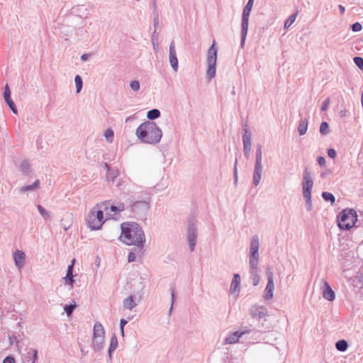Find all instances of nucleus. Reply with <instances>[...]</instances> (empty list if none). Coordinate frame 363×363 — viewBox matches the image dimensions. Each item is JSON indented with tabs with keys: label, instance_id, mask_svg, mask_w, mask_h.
<instances>
[{
	"label": "nucleus",
	"instance_id": "nucleus-1",
	"mask_svg": "<svg viewBox=\"0 0 363 363\" xmlns=\"http://www.w3.org/2000/svg\"><path fill=\"white\" fill-rule=\"evenodd\" d=\"M121 240L128 245H135L140 250L144 247V231L137 223H124L121 225Z\"/></svg>",
	"mask_w": 363,
	"mask_h": 363
},
{
	"label": "nucleus",
	"instance_id": "nucleus-2",
	"mask_svg": "<svg viewBox=\"0 0 363 363\" xmlns=\"http://www.w3.org/2000/svg\"><path fill=\"white\" fill-rule=\"evenodd\" d=\"M135 134L143 143L151 145L160 143L162 136V130L156 123L150 121L142 123L136 129Z\"/></svg>",
	"mask_w": 363,
	"mask_h": 363
},
{
	"label": "nucleus",
	"instance_id": "nucleus-3",
	"mask_svg": "<svg viewBox=\"0 0 363 363\" xmlns=\"http://www.w3.org/2000/svg\"><path fill=\"white\" fill-rule=\"evenodd\" d=\"M357 220V212L352 209H344L337 216V225L341 230H348Z\"/></svg>",
	"mask_w": 363,
	"mask_h": 363
},
{
	"label": "nucleus",
	"instance_id": "nucleus-4",
	"mask_svg": "<svg viewBox=\"0 0 363 363\" xmlns=\"http://www.w3.org/2000/svg\"><path fill=\"white\" fill-rule=\"evenodd\" d=\"M150 199L149 196L143 200L130 201V211L139 219L145 218L146 213L150 208Z\"/></svg>",
	"mask_w": 363,
	"mask_h": 363
},
{
	"label": "nucleus",
	"instance_id": "nucleus-5",
	"mask_svg": "<svg viewBox=\"0 0 363 363\" xmlns=\"http://www.w3.org/2000/svg\"><path fill=\"white\" fill-rule=\"evenodd\" d=\"M218 52L216 48V41L214 40L207 52L208 69L206 74L209 79L215 77L216 73Z\"/></svg>",
	"mask_w": 363,
	"mask_h": 363
},
{
	"label": "nucleus",
	"instance_id": "nucleus-6",
	"mask_svg": "<svg viewBox=\"0 0 363 363\" xmlns=\"http://www.w3.org/2000/svg\"><path fill=\"white\" fill-rule=\"evenodd\" d=\"M262 147L257 144L256 147L255 163L253 172V184L257 186L259 185L262 174Z\"/></svg>",
	"mask_w": 363,
	"mask_h": 363
},
{
	"label": "nucleus",
	"instance_id": "nucleus-7",
	"mask_svg": "<svg viewBox=\"0 0 363 363\" xmlns=\"http://www.w3.org/2000/svg\"><path fill=\"white\" fill-rule=\"evenodd\" d=\"M197 220L196 217L193 215H191L188 218V228H187V240L189 243V250L191 252L194 250L196 239L198 235L197 228H196Z\"/></svg>",
	"mask_w": 363,
	"mask_h": 363
},
{
	"label": "nucleus",
	"instance_id": "nucleus-8",
	"mask_svg": "<svg viewBox=\"0 0 363 363\" xmlns=\"http://www.w3.org/2000/svg\"><path fill=\"white\" fill-rule=\"evenodd\" d=\"M259 240L257 235L252 238L250 249V266L251 269L257 267L259 260Z\"/></svg>",
	"mask_w": 363,
	"mask_h": 363
},
{
	"label": "nucleus",
	"instance_id": "nucleus-9",
	"mask_svg": "<svg viewBox=\"0 0 363 363\" xmlns=\"http://www.w3.org/2000/svg\"><path fill=\"white\" fill-rule=\"evenodd\" d=\"M88 225L92 230L99 229L104 223V211H91L88 215Z\"/></svg>",
	"mask_w": 363,
	"mask_h": 363
},
{
	"label": "nucleus",
	"instance_id": "nucleus-10",
	"mask_svg": "<svg viewBox=\"0 0 363 363\" xmlns=\"http://www.w3.org/2000/svg\"><path fill=\"white\" fill-rule=\"evenodd\" d=\"M243 131L244 133L242 135V142H243V152L245 157L248 159L250 157V152H251V140H252V133L248 128L247 123H245L243 125Z\"/></svg>",
	"mask_w": 363,
	"mask_h": 363
},
{
	"label": "nucleus",
	"instance_id": "nucleus-11",
	"mask_svg": "<svg viewBox=\"0 0 363 363\" xmlns=\"http://www.w3.org/2000/svg\"><path fill=\"white\" fill-rule=\"evenodd\" d=\"M252 10L244 7L242 14L241 47L243 48L248 30L249 16Z\"/></svg>",
	"mask_w": 363,
	"mask_h": 363
},
{
	"label": "nucleus",
	"instance_id": "nucleus-12",
	"mask_svg": "<svg viewBox=\"0 0 363 363\" xmlns=\"http://www.w3.org/2000/svg\"><path fill=\"white\" fill-rule=\"evenodd\" d=\"M313 186V181L311 174L307 169H305L302 182L303 196L311 195Z\"/></svg>",
	"mask_w": 363,
	"mask_h": 363
},
{
	"label": "nucleus",
	"instance_id": "nucleus-13",
	"mask_svg": "<svg viewBox=\"0 0 363 363\" xmlns=\"http://www.w3.org/2000/svg\"><path fill=\"white\" fill-rule=\"evenodd\" d=\"M267 286L265 289V294L264 296V298L266 300H268L273 297V292L274 290L273 272H272L269 267H268L267 268Z\"/></svg>",
	"mask_w": 363,
	"mask_h": 363
},
{
	"label": "nucleus",
	"instance_id": "nucleus-14",
	"mask_svg": "<svg viewBox=\"0 0 363 363\" xmlns=\"http://www.w3.org/2000/svg\"><path fill=\"white\" fill-rule=\"evenodd\" d=\"M250 314L252 318L259 320L267 315V309L264 306L255 305L250 308Z\"/></svg>",
	"mask_w": 363,
	"mask_h": 363
},
{
	"label": "nucleus",
	"instance_id": "nucleus-15",
	"mask_svg": "<svg viewBox=\"0 0 363 363\" xmlns=\"http://www.w3.org/2000/svg\"><path fill=\"white\" fill-rule=\"evenodd\" d=\"M169 61L172 69L177 72L178 70V60L175 49L174 42L172 40L169 44Z\"/></svg>",
	"mask_w": 363,
	"mask_h": 363
},
{
	"label": "nucleus",
	"instance_id": "nucleus-16",
	"mask_svg": "<svg viewBox=\"0 0 363 363\" xmlns=\"http://www.w3.org/2000/svg\"><path fill=\"white\" fill-rule=\"evenodd\" d=\"M4 98L5 100V102L8 105V106L10 108V109L12 111V112L15 114L18 113L17 108L13 101V100L11 98V91L9 89V87L8 84L6 85L4 91Z\"/></svg>",
	"mask_w": 363,
	"mask_h": 363
},
{
	"label": "nucleus",
	"instance_id": "nucleus-17",
	"mask_svg": "<svg viewBox=\"0 0 363 363\" xmlns=\"http://www.w3.org/2000/svg\"><path fill=\"white\" fill-rule=\"evenodd\" d=\"M323 297L330 301H332L335 298V294L334 291L332 289L331 286L329 284L325 281L323 280Z\"/></svg>",
	"mask_w": 363,
	"mask_h": 363
},
{
	"label": "nucleus",
	"instance_id": "nucleus-18",
	"mask_svg": "<svg viewBox=\"0 0 363 363\" xmlns=\"http://www.w3.org/2000/svg\"><path fill=\"white\" fill-rule=\"evenodd\" d=\"M13 259L16 266L21 269L25 264L26 255L22 250H16L13 252Z\"/></svg>",
	"mask_w": 363,
	"mask_h": 363
},
{
	"label": "nucleus",
	"instance_id": "nucleus-19",
	"mask_svg": "<svg viewBox=\"0 0 363 363\" xmlns=\"http://www.w3.org/2000/svg\"><path fill=\"white\" fill-rule=\"evenodd\" d=\"M71 13L81 18L86 17L87 15V8L84 4L76 5L72 8Z\"/></svg>",
	"mask_w": 363,
	"mask_h": 363
},
{
	"label": "nucleus",
	"instance_id": "nucleus-20",
	"mask_svg": "<svg viewBox=\"0 0 363 363\" xmlns=\"http://www.w3.org/2000/svg\"><path fill=\"white\" fill-rule=\"evenodd\" d=\"M75 259H73L72 261V264H69L67 269V274L66 277L64 278L65 279V282L70 285L73 286L74 283V276H73V270H74V264Z\"/></svg>",
	"mask_w": 363,
	"mask_h": 363
},
{
	"label": "nucleus",
	"instance_id": "nucleus-21",
	"mask_svg": "<svg viewBox=\"0 0 363 363\" xmlns=\"http://www.w3.org/2000/svg\"><path fill=\"white\" fill-rule=\"evenodd\" d=\"M105 331L104 326L99 322H96L94 325L93 337H104Z\"/></svg>",
	"mask_w": 363,
	"mask_h": 363
},
{
	"label": "nucleus",
	"instance_id": "nucleus-22",
	"mask_svg": "<svg viewBox=\"0 0 363 363\" xmlns=\"http://www.w3.org/2000/svg\"><path fill=\"white\" fill-rule=\"evenodd\" d=\"M244 334H245V332L236 331V332L230 334V335H228L227 337H225V344L235 343V342H238L239 338L241 337L242 335Z\"/></svg>",
	"mask_w": 363,
	"mask_h": 363
},
{
	"label": "nucleus",
	"instance_id": "nucleus-23",
	"mask_svg": "<svg viewBox=\"0 0 363 363\" xmlns=\"http://www.w3.org/2000/svg\"><path fill=\"white\" fill-rule=\"evenodd\" d=\"M240 276L235 274L230 284V292L235 293L240 290Z\"/></svg>",
	"mask_w": 363,
	"mask_h": 363
},
{
	"label": "nucleus",
	"instance_id": "nucleus-24",
	"mask_svg": "<svg viewBox=\"0 0 363 363\" xmlns=\"http://www.w3.org/2000/svg\"><path fill=\"white\" fill-rule=\"evenodd\" d=\"M104 337H93L92 347L96 352L100 351L103 348Z\"/></svg>",
	"mask_w": 363,
	"mask_h": 363
},
{
	"label": "nucleus",
	"instance_id": "nucleus-25",
	"mask_svg": "<svg viewBox=\"0 0 363 363\" xmlns=\"http://www.w3.org/2000/svg\"><path fill=\"white\" fill-rule=\"evenodd\" d=\"M308 121L306 118L301 119L299 121L298 132L300 135H303L306 133L308 130Z\"/></svg>",
	"mask_w": 363,
	"mask_h": 363
},
{
	"label": "nucleus",
	"instance_id": "nucleus-26",
	"mask_svg": "<svg viewBox=\"0 0 363 363\" xmlns=\"http://www.w3.org/2000/svg\"><path fill=\"white\" fill-rule=\"evenodd\" d=\"M123 306L125 309L132 310L134 307L136 306V303L133 300V297L132 296H129L125 298L123 301Z\"/></svg>",
	"mask_w": 363,
	"mask_h": 363
},
{
	"label": "nucleus",
	"instance_id": "nucleus-27",
	"mask_svg": "<svg viewBox=\"0 0 363 363\" xmlns=\"http://www.w3.org/2000/svg\"><path fill=\"white\" fill-rule=\"evenodd\" d=\"M39 186H40V181L39 180H35L33 184L26 185V186H22L20 189V192L21 193H25L26 191H33L35 189L38 188Z\"/></svg>",
	"mask_w": 363,
	"mask_h": 363
},
{
	"label": "nucleus",
	"instance_id": "nucleus-28",
	"mask_svg": "<svg viewBox=\"0 0 363 363\" xmlns=\"http://www.w3.org/2000/svg\"><path fill=\"white\" fill-rule=\"evenodd\" d=\"M118 346V340L115 334L111 338L110 345L108 347V356L111 357V353L116 349Z\"/></svg>",
	"mask_w": 363,
	"mask_h": 363
},
{
	"label": "nucleus",
	"instance_id": "nucleus-29",
	"mask_svg": "<svg viewBox=\"0 0 363 363\" xmlns=\"http://www.w3.org/2000/svg\"><path fill=\"white\" fill-rule=\"evenodd\" d=\"M335 347L340 352H345L348 347V343L345 340H340L336 342Z\"/></svg>",
	"mask_w": 363,
	"mask_h": 363
},
{
	"label": "nucleus",
	"instance_id": "nucleus-30",
	"mask_svg": "<svg viewBox=\"0 0 363 363\" xmlns=\"http://www.w3.org/2000/svg\"><path fill=\"white\" fill-rule=\"evenodd\" d=\"M160 116V111L157 108L151 109L147 113V118L150 121L155 120L158 118Z\"/></svg>",
	"mask_w": 363,
	"mask_h": 363
},
{
	"label": "nucleus",
	"instance_id": "nucleus-31",
	"mask_svg": "<svg viewBox=\"0 0 363 363\" xmlns=\"http://www.w3.org/2000/svg\"><path fill=\"white\" fill-rule=\"evenodd\" d=\"M354 49L360 55H363V37L354 43Z\"/></svg>",
	"mask_w": 363,
	"mask_h": 363
},
{
	"label": "nucleus",
	"instance_id": "nucleus-32",
	"mask_svg": "<svg viewBox=\"0 0 363 363\" xmlns=\"http://www.w3.org/2000/svg\"><path fill=\"white\" fill-rule=\"evenodd\" d=\"M298 13V11L297 10L296 13L289 16V18L286 20L284 23V28H288L293 24V23L295 21L296 18Z\"/></svg>",
	"mask_w": 363,
	"mask_h": 363
},
{
	"label": "nucleus",
	"instance_id": "nucleus-33",
	"mask_svg": "<svg viewBox=\"0 0 363 363\" xmlns=\"http://www.w3.org/2000/svg\"><path fill=\"white\" fill-rule=\"evenodd\" d=\"M30 164L28 160H24L21 162L20 168L23 174L28 175L30 173Z\"/></svg>",
	"mask_w": 363,
	"mask_h": 363
},
{
	"label": "nucleus",
	"instance_id": "nucleus-34",
	"mask_svg": "<svg viewBox=\"0 0 363 363\" xmlns=\"http://www.w3.org/2000/svg\"><path fill=\"white\" fill-rule=\"evenodd\" d=\"M74 82L76 85V92L78 94L82 91L83 86V81L82 77L79 75L75 76Z\"/></svg>",
	"mask_w": 363,
	"mask_h": 363
},
{
	"label": "nucleus",
	"instance_id": "nucleus-35",
	"mask_svg": "<svg viewBox=\"0 0 363 363\" xmlns=\"http://www.w3.org/2000/svg\"><path fill=\"white\" fill-rule=\"evenodd\" d=\"M320 133L323 135H326L330 133L329 125L326 121H323L320 123Z\"/></svg>",
	"mask_w": 363,
	"mask_h": 363
},
{
	"label": "nucleus",
	"instance_id": "nucleus-36",
	"mask_svg": "<svg viewBox=\"0 0 363 363\" xmlns=\"http://www.w3.org/2000/svg\"><path fill=\"white\" fill-rule=\"evenodd\" d=\"M257 267L255 269H251V277L253 281L254 286H257L259 283V276L257 272Z\"/></svg>",
	"mask_w": 363,
	"mask_h": 363
},
{
	"label": "nucleus",
	"instance_id": "nucleus-37",
	"mask_svg": "<svg viewBox=\"0 0 363 363\" xmlns=\"http://www.w3.org/2000/svg\"><path fill=\"white\" fill-rule=\"evenodd\" d=\"M322 197L325 201H330L331 203H335V198L334 195L330 192L323 191L322 193Z\"/></svg>",
	"mask_w": 363,
	"mask_h": 363
},
{
	"label": "nucleus",
	"instance_id": "nucleus-38",
	"mask_svg": "<svg viewBox=\"0 0 363 363\" xmlns=\"http://www.w3.org/2000/svg\"><path fill=\"white\" fill-rule=\"evenodd\" d=\"M303 198L306 200L305 207L308 211H311L312 210V201H311V195L303 196Z\"/></svg>",
	"mask_w": 363,
	"mask_h": 363
},
{
	"label": "nucleus",
	"instance_id": "nucleus-39",
	"mask_svg": "<svg viewBox=\"0 0 363 363\" xmlns=\"http://www.w3.org/2000/svg\"><path fill=\"white\" fill-rule=\"evenodd\" d=\"M75 307H76V304H75V302L74 301L73 304H66L64 306V311L67 313V315L69 316L73 313V311L75 308Z\"/></svg>",
	"mask_w": 363,
	"mask_h": 363
},
{
	"label": "nucleus",
	"instance_id": "nucleus-40",
	"mask_svg": "<svg viewBox=\"0 0 363 363\" xmlns=\"http://www.w3.org/2000/svg\"><path fill=\"white\" fill-rule=\"evenodd\" d=\"M113 135H114V133H113V130L112 129L108 128V129L106 130V131L104 133V137L107 141L112 142Z\"/></svg>",
	"mask_w": 363,
	"mask_h": 363
},
{
	"label": "nucleus",
	"instance_id": "nucleus-41",
	"mask_svg": "<svg viewBox=\"0 0 363 363\" xmlns=\"http://www.w3.org/2000/svg\"><path fill=\"white\" fill-rule=\"evenodd\" d=\"M37 208H38V210L40 212V213L44 218H49L50 217V215L49 212L47 210H45L41 205L38 204L37 206Z\"/></svg>",
	"mask_w": 363,
	"mask_h": 363
},
{
	"label": "nucleus",
	"instance_id": "nucleus-42",
	"mask_svg": "<svg viewBox=\"0 0 363 363\" xmlns=\"http://www.w3.org/2000/svg\"><path fill=\"white\" fill-rule=\"evenodd\" d=\"M152 8H153V10H154V21H154V26L156 28L157 26L159 23V15L156 12V2L155 1H154L153 4H152Z\"/></svg>",
	"mask_w": 363,
	"mask_h": 363
},
{
	"label": "nucleus",
	"instance_id": "nucleus-43",
	"mask_svg": "<svg viewBox=\"0 0 363 363\" xmlns=\"http://www.w3.org/2000/svg\"><path fill=\"white\" fill-rule=\"evenodd\" d=\"M354 64L362 70H363V58L361 57H354L353 58Z\"/></svg>",
	"mask_w": 363,
	"mask_h": 363
},
{
	"label": "nucleus",
	"instance_id": "nucleus-44",
	"mask_svg": "<svg viewBox=\"0 0 363 363\" xmlns=\"http://www.w3.org/2000/svg\"><path fill=\"white\" fill-rule=\"evenodd\" d=\"M130 87L133 91H137L140 89V83L137 80L131 81L130 83Z\"/></svg>",
	"mask_w": 363,
	"mask_h": 363
},
{
	"label": "nucleus",
	"instance_id": "nucleus-45",
	"mask_svg": "<svg viewBox=\"0 0 363 363\" xmlns=\"http://www.w3.org/2000/svg\"><path fill=\"white\" fill-rule=\"evenodd\" d=\"M351 28L354 32L360 31L362 29V26L360 23L356 22L351 26Z\"/></svg>",
	"mask_w": 363,
	"mask_h": 363
},
{
	"label": "nucleus",
	"instance_id": "nucleus-46",
	"mask_svg": "<svg viewBox=\"0 0 363 363\" xmlns=\"http://www.w3.org/2000/svg\"><path fill=\"white\" fill-rule=\"evenodd\" d=\"M237 164H238V160L236 159L235 161V165H234V168H233V175H234V183H235V184H236L237 182H238V168H237Z\"/></svg>",
	"mask_w": 363,
	"mask_h": 363
},
{
	"label": "nucleus",
	"instance_id": "nucleus-47",
	"mask_svg": "<svg viewBox=\"0 0 363 363\" xmlns=\"http://www.w3.org/2000/svg\"><path fill=\"white\" fill-rule=\"evenodd\" d=\"M274 357H277V361L275 359L274 360V363H284V357L282 354L279 353V352L276 353V355Z\"/></svg>",
	"mask_w": 363,
	"mask_h": 363
},
{
	"label": "nucleus",
	"instance_id": "nucleus-48",
	"mask_svg": "<svg viewBox=\"0 0 363 363\" xmlns=\"http://www.w3.org/2000/svg\"><path fill=\"white\" fill-rule=\"evenodd\" d=\"M171 299H172V303H171V306H170L169 310V315H170L171 313H172V310L173 308V304H174V300H175V294H174V289H172Z\"/></svg>",
	"mask_w": 363,
	"mask_h": 363
},
{
	"label": "nucleus",
	"instance_id": "nucleus-49",
	"mask_svg": "<svg viewBox=\"0 0 363 363\" xmlns=\"http://www.w3.org/2000/svg\"><path fill=\"white\" fill-rule=\"evenodd\" d=\"M329 104H330V99L329 98H327L323 102V104H322V106H321V111H325L328 108V106H329Z\"/></svg>",
	"mask_w": 363,
	"mask_h": 363
},
{
	"label": "nucleus",
	"instance_id": "nucleus-50",
	"mask_svg": "<svg viewBox=\"0 0 363 363\" xmlns=\"http://www.w3.org/2000/svg\"><path fill=\"white\" fill-rule=\"evenodd\" d=\"M9 343L11 345L13 344H18L19 342V340H18L17 337L15 335H11L9 337Z\"/></svg>",
	"mask_w": 363,
	"mask_h": 363
},
{
	"label": "nucleus",
	"instance_id": "nucleus-51",
	"mask_svg": "<svg viewBox=\"0 0 363 363\" xmlns=\"http://www.w3.org/2000/svg\"><path fill=\"white\" fill-rule=\"evenodd\" d=\"M2 363H15V359L12 356L6 357Z\"/></svg>",
	"mask_w": 363,
	"mask_h": 363
},
{
	"label": "nucleus",
	"instance_id": "nucleus-52",
	"mask_svg": "<svg viewBox=\"0 0 363 363\" xmlns=\"http://www.w3.org/2000/svg\"><path fill=\"white\" fill-rule=\"evenodd\" d=\"M328 155L330 158H335L336 156V151L333 148H329L328 150Z\"/></svg>",
	"mask_w": 363,
	"mask_h": 363
},
{
	"label": "nucleus",
	"instance_id": "nucleus-53",
	"mask_svg": "<svg viewBox=\"0 0 363 363\" xmlns=\"http://www.w3.org/2000/svg\"><path fill=\"white\" fill-rule=\"evenodd\" d=\"M136 256L135 254L133 252H130L128 256V262H132L135 260Z\"/></svg>",
	"mask_w": 363,
	"mask_h": 363
},
{
	"label": "nucleus",
	"instance_id": "nucleus-54",
	"mask_svg": "<svg viewBox=\"0 0 363 363\" xmlns=\"http://www.w3.org/2000/svg\"><path fill=\"white\" fill-rule=\"evenodd\" d=\"M156 33V30H155L154 33H153V35H152V45H153V48L155 50H157V48H158V43H157V38H155V34Z\"/></svg>",
	"mask_w": 363,
	"mask_h": 363
},
{
	"label": "nucleus",
	"instance_id": "nucleus-55",
	"mask_svg": "<svg viewBox=\"0 0 363 363\" xmlns=\"http://www.w3.org/2000/svg\"><path fill=\"white\" fill-rule=\"evenodd\" d=\"M317 162L320 164V166H324L325 164V160L322 156L318 157Z\"/></svg>",
	"mask_w": 363,
	"mask_h": 363
},
{
	"label": "nucleus",
	"instance_id": "nucleus-56",
	"mask_svg": "<svg viewBox=\"0 0 363 363\" xmlns=\"http://www.w3.org/2000/svg\"><path fill=\"white\" fill-rule=\"evenodd\" d=\"M111 211L113 212L115 214L120 212V208H118L116 205H111Z\"/></svg>",
	"mask_w": 363,
	"mask_h": 363
},
{
	"label": "nucleus",
	"instance_id": "nucleus-57",
	"mask_svg": "<svg viewBox=\"0 0 363 363\" xmlns=\"http://www.w3.org/2000/svg\"><path fill=\"white\" fill-rule=\"evenodd\" d=\"M331 173V171L330 169H325L324 172H323L320 174V177L322 178L326 177L328 174Z\"/></svg>",
	"mask_w": 363,
	"mask_h": 363
},
{
	"label": "nucleus",
	"instance_id": "nucleus-58",
	"mask_svg": "<svg viewBox=\"0 0 363 363\" xmlns=\"http://www.w3.org/2000/svg\"><path fill=\"white\" fill-rule=\"evenodd\" d=\"M128 323V321L125 319H121L120 320V328H124V326Z\"/></svg>",
	"mask_w": 363,
	"mask_h": 363
},
{
	"label": "nucleus",
	"instance_id": "nucleus-59",
	"mask_svg": "<svg viewBox=\"0 0 363 363\" xmlns=\"http://www.w3.org/2000/svg\"><path fill=\"white\" fill-rule=\"evenodd\" d=\"M90 55H91L90 54H83V55L81 56V57H80V58H81V60H82V61H86V60L89 59V56H90Z\"/></svg>",
	"mask_w": 363,
	"mask_h": 363
},
{
	"label": "nucleus",
	"instance_id": "nucleus-60",
	"mask_svg": "<svg viewBox=\"0 0 363 363\" xmlns=\"http://www.w3.org/2000/svg\"><path fill=\"white\" fill-rule=\"evenodd\" d=\"M108 206L109 201H105L104 203H101V208H103L104 211H106L108 208Z\"/></svg>",
	"mask_w": 363,
	"mask_h": 363
},
{
	"label": "nucleus",
	"instance_id": "nucleus-61",
	"mask_svg": "<svg viewBox=\"0 0 363 363\" xmlns=\"http://www.w3.org/2000/svg\"><path fill=\"white\" fill-rule=\"evenodd\" d=\"M253 3H254V1H247V4L245 6V8L252 10V9L253 7Z\"/></svg>",
	"mask_w": 363,
	"mask_h": 363
},
{
	"label": "nucleus",
	"instance_id": "nucleus-62",
	"mask_svg": "<svg viewBox=\"0 0 363 363\" xmlns=\"http://www.w3.org/2000/svg\"><path fill=\"white\" fill-rule=\"evenodd\" d=\"M118 208H120V212L125 209L124 204L123 203H118L116 204Z\"/></svg>",
	"mask_w": 363,
	"mask_h": 363
},
{
	"label": "nucleus",
	"instance_id": "nucleus-63",
	"mask_svg": "<svg viewBox=\"0 0 363 363\" xmlns=\"http://www.w3.org/2000/svg\"><path fill=\"white\" fill-rule=\"evenodd\" d=\"M347 113V111L346 109L342 110L340 112V117H345Z\"/></svg>",
	"mask_w": 363,
	"mask_h": 363
},
{
	"label": "nucleus",
	"instance_id": "nucleus-64",
	"mask_svg": "<svg viewBox=\"0 0 363 363\" xmlns=\"http://www.w3.org/2000/svg\"><path fill=\"white\" fill-rule=\"evenodd\" d=\"M338 7H339V9L340 11V13L342 14L344 13L345 11V7L343 6H342V5H339Z\"/></svg>",
	"mask_w": 363,
	"mask_h": 363
}]
</instances>
